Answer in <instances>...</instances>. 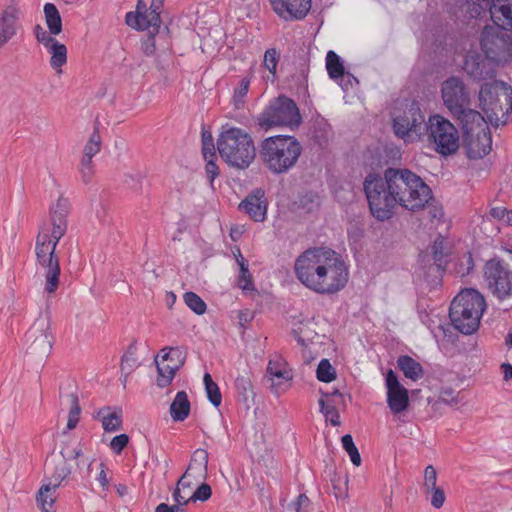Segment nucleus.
Wrapping results in <instances>:
<instances>
[{"label":"nucleus","instance_id":"nucleus-25","mask_svg":"<svg viewBox=\"0 0 512 512\" xmlns=\"http://www.w3.org/2000/svg\"><path fill=\"white\" fill-rule=\"evenodd\" d=\"M94 419L100 421L105 432H116L123 426V411L118 406H104L94 415Z\"/></svg>","mask_w":512,"mask_h":512},{"label":"nucleus","instance_id":"nucleus-51","mask_svg":"<svg viewBox=\"0 0 512 512\" xmlns=\"http://www.w3.org/2000/svg\"><path fill=\"white\" fill-rule=\"evenodd\" d=\"M201 142L203 156L208 155V157H211V155L213 156L214 153H216L212 133L209 130H206L204 127L201 131Z\"/></svg>","mask_w":512,"mask_h":512},{"label":"nucleus","instance_id":"nucleus-26","mask_svg":"<svg viewBox=\"0 0 512 512\" xmlns=\"http://www.w3.org/2000/svg\"><path fill=\"white\" fill-rule=\"evenodd\" d=\"M332 127L326 119H316L308 132L309 142L312 147L325 149L332 137Z\"/></svg>","mask_w":512,"mask_h":512},{"label":"nucleus","instance_id":"nucleus-57","mask_svg":"<svg viewBox=\"0 0 512 512\" xmlns=\"http://www.w3.org/2000/svg\"><path fill=\"white\" fill-rule=\"evenodd\" d=\"M33 34L35 36V38L37 39V41L41 44L45 46H48L49 43L53 42L54 41V37H52V34H50V32H47L46 30H44V28L37 24L34 28H33Z\"/></svg>","mask_w":512,"mask_h":512},{"label":"nucleus","instance_id":"nucleus-56","mask_svg":"<svg viewBox=\"0 0 512 512\" xmlns=\"http://www.w3.org/2000/svg\"><path fill=\"white\" fill-rule=\"evenodd\" d=\"M437 472L433 465H428L424 470V487L425 493L428 495L430 488L437 486Z\"/></svg>","mask_w":512,"mask_h":512},{"label":"nucleus","instance_id":"nucleus-4","mask_svg":"<svg viewBox=\"0 0 512 512\" xmlns=\"http://www.w3.org/2000/svg\"><path fill=\"white\" fill-rule=\"evenodd\" d=\"M221 159L238 170L247 169L256 157V147L251 134L240 127L225 125L217 138Z\"/></svg>","mask_w":512,"mask_h":512},{"label":"nucleus","instance_id":"nucleus-5","mask_svg":"<svg viewBox=\"0 0 512 512\" xmlns=\"http://www.w3.org/2000/svg\"><path fill=\"white\" fill-rule=\"evenodd\" d=\"M302 122L295 101L281 94L269 100L263 110L252 117L250 129L254 134H264L276 127L297 129Z\"/></svg>","mask_w":512,"mask_h":512},{"label":"nucleus","instance_id":"nucleus-14","mask_svg":"<svg viewBox=\"0 0 512 512\" xmlns=\"http://www.w3.org/2000/svg\"><path fill=\"white\" fill-rule=\"evenodd\" d=\"M444 106L450 115L463 113V108L472 105L470 92L464 81L458 76H450L441 85Z\"/></svg>","mask_w":512,"mask_h":512},{"label":"nucleus","instance_id":"nucleus-2","mask_svg":"<svg viewBox=\"0 0 512 512\" xmlns=\"http://www.w3.org/2000/svg\"><path fill=\"white\" fill-rule=\"evenodd\" d=\"M296 279L319 295H334L349 281V266L342 256L328 247L304 250L294 262Z\"/></svg>","mask_w":512,"mask_h":512},{"label":"nucleus","instance_id":"nucleus-58","mask_svg":"<svg viewBox=\"0 0 512 512\" xmlns=\"http://www.w3.org/2000/svg\"><path fill=\"white\" fill-rule=\"evenodd\" d=\"M310 505L311 501L304 493H301L296 500L292 502L295 512H309Z\"/></svg>","mask_w":512,"mask_h":512},{"label":"nucleus","instance_id":"nucleus-34","mask_svg":"<svg viewBox=\"0 0 512 512\" xmlns=\"http://www.w3.org/2000/svg\"><path fill=\"white\" fill-rule=\"evenodd\" d=\"M60 398L65 399V401L68 403L70 407L67 421V429L72 430L77 426L80 419L79 416L81 413V407L79 404L78 395L76 392H70L67 394H62L60 392Z\"/></svg>","mask_w":512,"mask_h":512},{"label":"nucleus","instance_id":"nucleus-21","mask_svg":"<svg viewBox=\"0 0 512 512\" xmlns=\"http://www.w3.org/2000/svg\"><path fill=\"white\" fill-rule=\"evenodd\" d=\"M266 372L272 380L271 389L276 393L283 390V385H286V387L290 386V382L293 379L292 369L281 356H275L269 360Z\"/></svg>","mask_w":512,"mask_h":512},{"label":"nucleus","instance_id":"nucleus-30","mask_svg":"<svg viewBox=\"0 0 512 512\" xmlns=\"http://www.w3.org/2000/svg\"><path fill=\"white\" fill-rule=\"evenodd\" d=\"M397 366L404 376L412 381L418 380L423 375L421 364L409 355L399 356Z\"/></svg>","mask_w":512,"mask_h":512},{"label":"nucleus","instance_id":"nucleus-18","mask_svg":"<svg viewBox=\"0 0 512 512\" xmlns=\"http://www.w3.org/2000/svg\"><path fill=\"white\" fill-rule=\"evenodd\" d=\"M21 15V9L15 0H11L0 14V48L16 35Z\"/></svg>","mask_w":512,"mask_h":512},{"label":"nucleus","instance_id":"nucleus-8","mask_svg":"<svg viewBox=\"0 0 512 512\" xmlns=\"http://www.w3.org/2000/svg\"><path fill=\"white\" fill-rule=\"evenodd\" d=\"M427 121L416 99H404L392 113L394 134L403 140H422L427 132Z\"/></svg>","mask_w":512,"mask_h":512},{"label":"nucleus","instance_id":"nucleus-36","mask_svg":"<svg viewBox=\"0 0 512 512\" xmlns=\"http://www.w3.org/2000/svg\"><path fill=\"white\" fill-rule=\"evenodd\" d=\"M326 69L331 79L338 81L344 78L345 67L341 57L334 51L329 50L326 55Z\"/></svg>","mask_w":512,"mask_h":512},{"label":"nucleus","instance_id":"nucleus-9","mask_svg":"<svg viewBox=\"0 0 512 512\" xmlns=\"http://www.w3.org/2000/svg\"><path fill=\"white\" fill-rule=\"evenodd\" d=\"M427 140L442 157L455 154L460 146L458 129L440 114L430 115L427 120Z\"/></svg>","mask_w":512,"mask_h":512},{"label":"nucleus","instance_id":"nucleus-42","mask_svg":"<svg viewBox=\"0 0 512 512\" xmlns=\"http://www.w3.org/2000/svg\"><path fill=\"white\" fill-rule=\"evenodd\" d=\"M100 123L98 120L95 121L93 132L91 133L87 143L84 146L83 153L86 154V156H92L94 157L96 154H98L102 147V140L101 135L99 131Z\"/></svg>","mask_w":512,"mask_h":512},{"label":"nucleus","instance_id":"nucleus-61","mask_svg":"<svg viewBox=\"0 0 512 512\" xmlns=\"http://www.w3.org/2000/svg\"><path fill=\"white\" fill-rule=\"evenodd\" d=\"M79 172L83 183L89 184L95 172L94 166H79Z\"/></svg>","mask_w":512,"mask_h":512},{"label":"nucleus","instance_id":"nucleus-48","mask_svg":"<svg viewBox=\"0 0 512 512\" xmlns=\"http://www.w3.org/2000/svg\"><path fill=\"white\" fill-rule=\"evenodd\" d=\"M206 164H205V173L207 176V179L209 180V183L211 186H213L214 180L219 176V167L216 164L217 161V154L214 153V155L211 157H208V155L203 156Z\"/></svg>","mask_w":512,"mask_h":512},{"label":"nucleus","instance_id":"nucleus-41","mask_svg":"<svg viewBox=\"0 0 512 512\" xmlns=\"http://www.w3.org/2000/svg\"><path fill=\"white\" fill-rule=\"evenodd\" d=\"M475 268V261L470 251H467L458 256L454 263V272L460 277H465L473 273Z\"/></svg>","mask_w":512,"mask_h":512},{"label":"nucleus","instance_id":"nucleus-28","mask_svg":"<svg viewBox=\"0 0 512 512\" xmlns=\"http://www.w3.org/2000/svg\"><path fill=\"white\" fill-rule=\"evenodd\" d=\"M155 364L157 369L156 385L159 388H165L172 383L176 373L183 366V360H180V363H174L173 365L164 364V362L159 363L158 356H156Z\"/></svg>","mask_w":512,"mask_h":512},{"label":"nucleus","instance_id":"nucleus-31","mask_svg":"<svg viewBox=\"0 0 512 512\" xmlns=\"http://www.w3.org/2000/svg\"><path fill=\"white\" fill-rule=\"evenodd\" d=\"M234 386L237 392V399L242 402L247 408L250 407V401L255 398V392L252 382L249 377L239 375L234 381Z\"/></svg>","mask_w":512,"mask_h":512},{"label":"nucleus","instance_id":"nucleus-59","mask_svg":"<svg viewBox=\"0 0 512 512\" xmlns=\"http://www.w3.org/2000/svg\"><path fill=\"white\" fill-rule=\"evenodd\" d=\"M99 473L96 477V480L99 482L102 490L104 492H108L109 491V487H110V484H109V479L107 477V465L104 463V462H101L99 464Z\"/></svg>","mask_w":512,"mask_h":512},{"label":"nucleus","instance_id":"nucleus-64","mask_svg":"<svg viewBox=\"0 0 512 512\" xmlns=\"http://www.w3.org/2000/svg\"><path fill=\"white\" fill-rule=\"evenodd\" d=\"M239 324L241 327L246 328L247 324L253 319V314L249 310H241L238 314Z\"/></svg>","mask_w":512,"mask_h":512},{"label":"nucleus","instance_id":"nucleus-43","mask_svg":"<svg viewBox=\"0 0 512 512\" xmlns=\"http://www.w3.org/2000/svg\"><path fill=\"white\" fill-rule=\"evenodd\" d=\"M185 304L197 315H203L206 312L207 305L205 301L195 292L188 291L183 295Z\"/></svg>","mask_w":512,"mask_h":512},{"label":"nucleus","instance_id":"nucleus-1","mask_svg":"<svg viewBox=\"0 0 512 512\" xmlns=\"http://www.w3.org/2000/svg\"><path fill=\"white\" fill-rule=\"evenodd\" d=\"M363 191L371 215L384 222L393 217L397 206L413 212L424 209L430 187L408 168L388 167L383 175L370 171L364 178Z\"/></svg>","mask_w":512,"mask_h":512},{"label":"nucleus","instance_id":"nucleus-12","mask_svg":"<svg viewBox=\"0 0 512 512\" xmlns=\"http://www.w3.org/2000/svg\"><path fill=\"white\" fill-rule=\"evenodd\" d=\"M147 33L141 38L140 50L146 57H152L158 50L160 53L156 58V67L164 70L165 66L161 57L169 56L172 51V39L170 29L167 25L149 26Z\"/></svg>","mask_w":512,"mask_h":512},{"label":"nucleus","instance_id":"nucleus-6","mask_svg":"<svg viewBox=\"0 0 512 512\" xmlns=\"http://www.w3.org/2000/svg\"><path fill=\"white\" fill-rule=\"evenodd\" d=\"M487 308L483 294L474 288L461 290L451 301L449 318L455 330L463 335L478 331L480 320Z\"/></svg>","mask_w":512,"mask_h":512},{"label":"nucleus","instance_id":"nucleus-16","mask_svg":"<svg viewBox=\"0 0 512 512\" xmlns=\"http://www.w3.org/2000/svg\"><path fill=\"white\" fill-rule=\"evenodd\" d=\"M387 388V404L393 414L406 411L409 407V395L407 389L400 383L397 374L388 369L385 375Z\"/></svg>","mask_w":512,"mask_h":512},{"label":"nucleus","instance_id":"nucleus-35","mask_svg":"<svg viewBox=\"0 0 512 512\" xmlns=\"http://www.w3.org/2000/svg\"><path fill=\"white\" fill-rule=\"evenodd\" d=\"M208 467V452L205 449H197L192 454L186 474L195 471L200 477L206 478Z\"/></svg>","mask_w":512,"mask_h":512},{"label":"nucleus","instance_id":"nucleus-24","mask_svg":"<svg viewBox=\"0 0 512 512\" xmlns=\"http://www.w3.org/2000/svg\"><path fill=\"white\" fill-rule=\"evenodd\" d=\"M36 263L45 270V292L54 293L58 289L61 274L59 257L54 253L46 258L36 259Z\"/></svg>","mask_w":512,"mask_h":512},{"label":"nucleus","instance_id":"nucleus-23","mask_svg":"<svg viewBox=\"0 0 512 512\" xmlns=\"http://www.w3.org/2000/svg\"><path fill=\"white\" fill-rule=\"evenodd\" d=\"M69 214V201L60 197L55 206L50 209L52 231L50 239L54 242V247H57L60 239L66 234L67 231V216Z\"/></svg>","mask_w":512,"mask_h":512},{"label":"nucleus","instance_id":"nucleus-45","mask_svg":"<svg viewBox=\"0 0 512 512\" xmlns=\"http://www.w3.org/2000/svg\"><path fill=\"white\" fill-rule=\"evenodd\" d=\"M316 377L320 382L330 383L336 378V370L328 359H322L316 370Z\"/></svg>","mask_w":512,"mask_h":512},{"label":"nucleus","instance_id":"nucleus-40","mask_svg":"<svg viewBox=\"0 0 512 512\" xmlns=\"http://www.w3.org/2000/svg\"><path fill=\"white\" fill-rule=\"evenodd\" d=\"M318 403L320 413L324 415L325 420L329 421L332 426H339L341 421L340 414L336 407V400H324L323 398H320Z\"/></svg>","mask_w":512,"mask_h":512},{"label":"nucleus","instance_id":"nucleus-53","mask_svg":"<svg viewBox=\"0 0 512 512\" xmlns=\"http://www.w3.org/2000/svg\"><path fill=\"white\" fill-rule=\"evenodd\" d=\"M211 496H212L211 486L209 484H207L206 482H203L196 488V490L194 491L192 496L189 498V500L193 501V502H196V501L205 502V501L209 500L211 498Z\"/></svg>","mask_w":512,"mask_h":512},{"label":"nucleus","instance_id":"nucleus-10","mask_svg":"<svg viewBox=\"0 0 512 512\" xmlns=\"http://www.w3.org/2000/svg\"><path fill=\"white\" fill-rule=\"evenodd\" d=\"M483 277L494 297L503 301L512 297V270L499 256L487 260L483 267Z\"/></svg>","mask_w":512,"mask_h":512},{"label":"nucleus","instance_id":"nucleus-32","mask_svg":"<svg viewBox=\"0 0 512 512\" xmlns=\"http://www.w3.org/2000/svg\"><path fill=\"white\" fill-rule=\"evenodd\" d=\"M51 54L50 65L58 73L62 72V66L67 62V48L64 44L54 39L53 42L45 46Z\"/></svg>","mask_w":512,"mask_h":512},{"label":"nucleus","instance_id":"nucleus-13","mask_svg":"<svg viewBox=\"0 0 512 512\" xmlns=\"http://www.w3.org/2000/svg\"><path fill=\"white\" fill-rule=\"evenodd\" d=\"M484 33L490 34L486 28L481 34L480 46L484 55H481L475 51H470L465 56L464 60L463 68L466 73L474 80H487L493 78L495 76V70L491 63H499L502 60H506L507 56H512V52L503 51V53H501L497 59L490 57L482 45V36Z\"/></svg>","mask_w":512,"mask_h":512},{"label":"nucleus","instance_id":"nucleus-54","mask_svg":"<svg viewBox=\"0 0 512 512\" xmlns=\"http://www.w3.org/2000/svg\"><path fill=\"white\" fill-rule=\"evenodd\" d=\"M428 495H431L430 503L434 508L440 509L443 506L446 496L444 490L441 487L435 486L430 488Z\"/></svg>","mask_w":512,"mask_h":512},{"label":"nucleus","instance_id":"nucleus-3","mask_svg":"<svg viewBox=\"0 0 512 512\" xmlns=\"http://www.w3.org/2000/svg\"><path fill=\"white\" fill-rule=\"evenodd\" d=\"M302 151V145L294 135L268 136L258 145L261 164L274 176L286 174L293 169Z\"/></svg>","mask_w":512,"mask_h":512},{"label":"nucleus","instance_id":"nucleus-46","mask_svg":"<svg viewBox=\"0 0 512 512\" xmlns=\"http://www.w3.org/2000/svg\"><path fill=\"white\" fill-rule=\"evenodd\" d=\"M425 198L427 201L424 203V208L427 207L430 220L440 221L444 216L442 204L433 196L431 189L429 195Z\"/></svg>","mask_w":512,"mask_h":512},{"label":"nucleus","instance_id":"nucleus-22","mask_svg":"<svg viewBox=\"0 0 512 512\" xmlns=\"http://www.w3.org/2000/svg\"><path fill=\"white\" fill-rule=\"evenodd\" d=\"M472 105H467V107L463 108V113H454L451 115L461 127V130L465 136L472 135L477 129H481L485 131L488 129L487 124L488 119L484 115L471 107Z\"/></svg>","mask_w":512,"mask_h":512},{"label":"nucleus","instance_id":"nucleus-38","mask_svg":"<svg viewBox=\"0 0 512 512\" xmlns=\"http://www.w3.org/2000/svg\"><path fill=\"white\" fill-rule=\"evenodd\" d=\"M295 204L299 209L311 213L320 206L319 195L312 190H305L298 194Z\"/></svg>","mask_w":512,"mask_h":512},{"label":"nucleus","instance_id":"nucleus-49","mask_svg":"<svg viewBox=\"0 0 512 512\" xmlns=\"http://www.w3.org/2000/svg\"><path fill=\"white\" fill-rule=\"evenodd\" d=\"M137 345L136 341H133L129 346L125 354L121 357L122 369L129 368L134 369L138 366L136 355Z\"/></svg>","mask_w":512,"mask_h":512},{"label":"nucleus","instance_id":"nucleus-47","mask_svg":"<svg viewBox=\"0 0 512 512\" xmlns=\"http://www.w3.org/2000/svg\"><path fill=\"white\" fill-rule=\"evenodd\" d=\"M279 59L280 55L276 48H268L264 53L263 65L272 74L273 77L276 76Z\"/></svg>","mask_w":512,"mask_h":512},{"label":"nucleus","instance_id":"nucleus-15","mask_svg":"<svg viewBox=\"0 0 512 512\" xmlns=\"http://www.w3.org/2000/svg\"><path fill=\"white\" fill-rule=\"evenodd\" d=\"M164 3L165 0H151L149 8H145L144 11L126 13V24L137 31H145L149 26L163 24L161 14Z\"/></svg>","mask_w":512,"mask_h":512},{"label":"nucleus","instance_id":"nucleus-29","mask_svg":"<svg viewBox=\"0 0 512 512\" xmlns=\"http://www.w3.org/2000/svg\"><path fill=\"white\" fill-rule=\"evenodd\" d=\"M432 258L433 264L428 267V272L435 271L437 275H433L435 278L441 279L447 266V254L444 252L443 241L436 239L432 245Z\"/></svg>","mask_w":512,"mask_h":512},{"label":"nucleus","instance_id":"nucleus-33","mask_svg":"<svg viewBox=\"0 0 512 512\" xmlns=\"http://www.w3.org/2000/svg\"><path fill=\"white\" fill-rule=\"evenodd\" d=\"M46 25L50 34L59 35L62 28V18L58 8L53 3H46L43 8Z\"/></svg>","mask_w":512,"mask_h":512},{"label":"nucleus","instance_id":"nucleus-44","mask_svg":"<svg viewBox=\"0 0 512 512\" xmlns=\"http://www.w3.org/2000/svg\"><path fill=\"white\" fill-rule=\"evenodd\" d=\"M250 87V78L249 77H243L238 85L234 88L233 92V103L235 108L239 109L241 108L245 103V98L248 94Z\"/></svg>","mask_w":512,"mask_h":512},{"label":"nucleus","instance_id":"nucleus-20","mask_svg":"<svg viewBox=\"0 0 512 512\" xmlns=\"http://www.w3.org/2000/svg\"><path fill=\"white\" fill-rule=\"evenodd\" d=\"M239 210L246 213L255 222H263L267 215L265 191L261 188L252 190L239 204Z\"/></svg>","mask_w":512,"mask_h":512},{"label":"nucleus","instance_id":"nucleus-52","mask_svg":"<svg viewBox=\"0 0 512 512\" xmlns=\"http://www.w3.org/2000/svg\"><path fill=\"white\" fill-rule=\"evenodd\" d=\"M161 355V361L162 362H173L177 361V363H180V360H185V356L183 354V351L180 347H164L162 350Z\"/></svg>","mask_w":512,"mask_h":512},{"label":"nucleus","instance_id":"nucleus-37","mask_svg":"<svg viewBox=\"0 0 512 512\" xmlns=\"http://www.w3.org/2000/svg\"><path fill=\"white\" fill-rule=\"evenodd\" d=\"M56 247L54 242L50 239L48 232L39 231L35 241V255L36 259L46 258L54 253Z\"/></svg>","mask_w":512,"mask_h":512},{"label":"nucleus","instance_id":"nucleus-50","mask_svg":"<svg viewBox=\"0 0 512 512\" xmlns=\"http://www.w3.org/2000/svg\"><path fill=\"white\" fill-rule=\"evenodd\" d=\"M238 286L243 291L247 292L256 290L252 275L249 272V267L242 266V268H240V274L238 276Z\"/></svg>","mask_w":512,"mask_h":512},{"label":"nucleus","instance_id":"nucleus-55","mask_svg":"<svg viewBox=\"0 0 512 512\" xmlns=\"http://www.w3.org/2000/svg\"><path fill=\"white\" fill-rule=\"evenodd\" d=\"M129 440V436L125 433L116 435L110 442V448L115 454L119 455L128 445Z\"/></svg>","mask_w":512,"mask_h":512},{"label":"nucleus","instance_id":"nucleus-11","mask_svg":"<svg viewBox=\"0 0 512 512\" xmlns=\"http://www.w3.org/2000/svg\"><path fill=\"white\" fill-rule=\"evenodd\" d=\"M60 454L63 456L65 461L54 467L49 477V482L42 485L37 494V502L45 512H50L53 508L55 499L52 498L51 492L55 491V489L58 488L62 482L71 474V468L66 463V461L79 459L82 456V449H71L69 446H65L62 447Z\"/></svg>","mask_w":512,"mask_h":512},{"label":"nucleus","instance_id":"nucleus-27","mask_svg":"<svg viewBox=\"0 0 512 512\" xmlns=\"http://www.w3.org/2000/svg\"><path fill=\"white\" fill-rule=\"evenodd\" d=\"M190 411L191 403L187 393L185 391L177 392L169 408L172 420L175 422H183L189 416Z\"/></svg>","mask_w":512,"mask_h":512},{"label":"nucleus","instance_id":"nucleus-17","mask_svg":"<svg viewBox=\"0 0 512 512\" xmlns=\"http://www.w3.org/2000/svg\"><path fill=\"white\" fill-rule=\"evenodd\" d=\"M274 12L285 21L303 20L309 13L312 0H270Z\"/></svg>","mask_w":512,"mask_h":512},{"label":"nucleus","instance_id":"nucleus-63","mask_svg":"<svg viewBox=\"0 0 512 512\" xmlns=\"http://www.w3.org/2000/svg\"><path fill=\"white\" fill-rule=\"evenodd\" d=\"M341 443L343 449L347 452V454L357 449L353 441V437L350 434L343 435L341 438Z\"/></svg>","mask_w":512,"mask_h":512},{"label":"nucleus","instance_id":"nucleus-60","mask_svg":"<svg viewBox=\"0 0 512 512\" xmlns=\"http://www.w3.org/2000/svg\"><path fill=\"white\" fill-rule=\"evenodd\" d=\"M125 183L133 191L140 192L142 190L143 178L140 175H127Z\"/></svg>","mask_w":512,"mask_h":512},{"label":"nucleus","instance_id":"nucleus-19","mask_svg":"<svg viewBox=\"0 0 512 512\" xmlns=\"http://www.w3.org/2000/svg\"><path fill=\"white\" fill-rule=\"evenodd\" d=\"M502 0H465L466 12L471 19H477L490 14L491 21L501 31H504V21L502 16L495 15L494 12L500 8Z\"/></svg>","mask_w":512,"mask_h":512},{"label":"nucleus","instance_id":"nucleus-39","mask_svg":"<svg viewBox=\"0 0 512 512\" xmlns=\"http://www.w3.org/2000/svg\"><path fill=\"white\" fill-rule=\"evenodd\" d=\"M205 392L209 402L218 408L222 403V394L218 384L213 380L210 373L206 372L203 376Z\"/></svg>","mask_w":512,"mask_h":512},{"label":"nucleus","instance_id":"nucleus-7","mask_svg":"<svg viewBox=\"0 0 512 512\" xmlns=\"http://www.w3.org/2000/svg\"><path fill=\"white\" fill-rule=\"evenodd\" d=\"M479 102L489 124L494 127L506 125L512 117V88L502 80L484 83Z\"/></svg>","mask_w":512,"mask_h":512},{"label":"nucleus","instance_id":"nucleus-62","mask_svg":"<svg viewBox=\"0 0 512 512\" xmlns=\"http://www.w3.org/2000/svg\"><path fill=\"white\" fill-rule=\"evenodd\" d=\"M340 85L344 91H347L349 87L353 86V83L359 84L358 79L350 72L345 71L344 78H340Z\"/></svg>","mask_w":512,"mask_h":512}]
</instances>
